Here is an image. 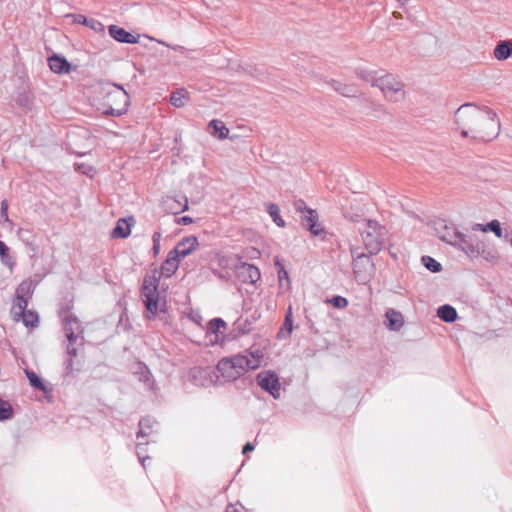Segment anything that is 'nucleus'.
Masks as SVG:
<instances>
[{
  "label": "nucleus",
  "instance_id": "nucleus-60",
  "mask_svg": "<svg viewBox=\"0 0 512 512\" xmlns=\"http://www.w3.org/2000/svg\"><path fill=\"white\" fill-rule=\"evenodd\" d=\"M197 384L205 385V383H204V382H197Z\"/></svg>",
  "mask_w": 512,
  "mask_h": 512
},
{
  "label": "nucleus",
  "instance_id": "nucleus-54",
  "mask_svg": "<svg viewBox=\"0 0 512 512\" xmlns=\"http://www.w3.org/2000/svg\"><path fill=\"white\" fill-rule=\"evenodd\" d=\"M253 450H254V445L248 442L244 445L242 452H243V454H246L248 452H252Z\"/></svg>",
  "mask_w": 512,
  "mask_h": 512
},
{
  "label": "nucleus",
  "instance_id": "nucleus-5",
  "mask_svg": "<svg viewBox=\"0 0 512 512\" xmlns=\"http://www.w3.org/2000/svg\"><path fill=\"white\" fill-rule=\"evenodd\" d=\"M464 253L472 260L481 257L488 262H494L498 258L497 251L475 234H470Z\"/></svg>",
  "mask_w": 512,
  "mask_h": 512
},
{
  "label": "nucleus",
  "instance_id": "nucleus-11",
  "mask_svg": "<svg viewBox=\"0 0 512 512\" xmlns=\"http://www.w3.org/2000/svg\"><path fill=\"white\" fill-rule=\"evenodd\" d=\"M295 209L302 213V226L310 230L313 235H318L319 229L316 228V221L318 218L317 211L307 208L305 202L302 200L295 202Z\"/></svg>",
  "mask_w": 512,
  "mask_h": 512
},
{
  "label": "nucleus",
  "instance_id": "nucleus-47",
  "mask_svg": "<svg viewBox=\"0 0 512 512\" xmlns=\"http://www.w3.org/2000/svg\"><path fill=\"white\" fill-rule=\"evenodd\" d=\"M19 238L27 245L32 246L33 245V239H31V232L26 229L20 228L17 232Z\"/></svg>",
  "mask_w": 512,
  "mask_h": 512
},
{
  "label": "nucleus",
  "instance_id": "nucleus-23",
  "mask_svg": "<svg viewBox=\"0 0 512 512\" xmlns=\"http://www.w3.org/2000/svg\"><path fill=\"white\" fill-rule=\"evenodd\" d=\"M180 259H178L175 255L172 254V251L168 253V256L164 263L162 264L158 273L161 276L171 277L178 269L180 264Z\"/></svg>",
  "mask_w": 512,
  "mask_h": 512
},
{
  "label": "nucleus",
  "instance_id": "nucleus-45",
  "mask_svg": "<svg viewBox=\"0 0 512 512\" xmlns=\"http://www.w3.org/2000/svg\"><path fill=\"white\" fill-rule=\"evenodd\" d=\"M76 170L84 175L92 177L95 173V169L92 165L86 163H76Z\"/></svg>",
  "mask_w": 512,
  "mask_h": 512
},
{
  "label": "nucleus",
  "instance_id": "nucleus-18",
  "mask_svg": "<svg viewBox=\"0 0 512 512\" xmlns=\"http://www.w3.org/2000/svg\"><path fill=\"white\" fill-rule=\"evenodd\" d=\"M259 269L248 263H243L238 268V277L244 283L255 284L260 279Z\"/></svg>",
  "mask_w": 512,
  "mask_h": 512
},
{
  "label": "nucleus",
  "instance_id": "nucleus-41",
  "mask_svg": "<svg viewBox=\"0 0 512 512\" xmlns=\"http://www.w3.org/2000/svg\"><path fill=\"white\" fill-rule=\"evenodd\" d=\"M492 232L496 237L501 238L503 235V230L501 227V223L497 219H493L485 224V233Z\"/></svg>",
  "mask_w": 512,
  "mask_h": 512
},
{
  "label": "nucleus",
  "instance_id": "nucleus-51",
  "mask_svg": "<svg viewBox=\"0 0 512 512\" xmlns=\"http://www.w3.org/2000/svg\"><path fill=\"white\" fill-rule=\"evenodd\" d=\"M141 454H142V442H139L137 444V455L141 461L142 466L145 467V461L148 459V457H142Z\"/></svg>",
  "mask_w": 512,
  "mask_h": 512
},
{
  "label": "nucleus",
  "instance_id": "nucleus-7",
  "mask_svg": "<svg viewBox=\"0 0 512 512\" xmlns=\"http://www.w3.org/2000/svg\"><path fill=\"white\" fill-rule=\"evenodd\" d=\"M376 84L374 87H378L389 101L396 102L404 94L403 83L397 80L393 74L386 73L380 75Z\"/></svg>",
  "mask_w": 512,
  "mask_h": 512
},
{
  "label": "nucleus",
  "instance_id": "nucleus-50",
  "mask_svg": "<svg viewBox=\"0 0 512 512\" xmlns=\"http://www.w3.org/2000/svg\"><path fill=\"white\" fill-rule=\"evenodd\" d=\"M225 512H247V511L242 505H239V506L228 505Z\"/></svg>",
  "mask_w": 512,
  "mask_h": 512
},
{
  "label": "nucleus",
  "instance_id": "nucleus-37",
  "mask_svg": "<svg viewBox=\"0 0 512 512\" xmlns=\"http://www.w3.org/2000/svg\"><path fill=\"white\" fill-rule=\"evenodd\" d=\"M324 302L326 304L331 305L332 307H334L336 309H345L349 304L348 299L341 295H334L332 297H327L324 300Z\"/></svg>",
  "mask_w": 512,
  "mask_h": 512
},
{
  "label": "nucleus",
  "instance_id": "nucleus-26",
  "mask_svg": "<svg viewBox=\"0 0 512 512\" xmlns=\"http://www.w3.org/2000/svg\"><path fill=\"white\" fill-rule=\"evenodd\" d=\"M165 205L166 209L173 214H178L188 210V201L186 197H181V199L169 197L165 200Z\"/></svg>",
  "mask_w": 512,
  "mask_h": 512
},
{
  "label": "nucleus",
  "instance_id": "nucleus-30",
  "mask_svg": "<svg viewBox=\"0 0 512 512\" xmlns=\"http://www.w3.org/2000/svg\"><path fill=\"white\" fill-rule=\"evenodd\" d=\"M131 233V224L126 219H119L113 229V236L126 238Z\"/></svg>",
  "mask_w": 512,
  "mask_h": 512
},
{
  "label": "nucleus",
  "instance_id": "nucleus-57",
  "mask_svg": "<svg viewBox=\"0 0 512 512\" xmlns=\"http://www.w3.org/2000/svg\"><path fill=\"white\" fill-rule=\"evenodd\" d=\"M410 0H397L398 7L403 8Z\"/></svg>",
  "mask_w": 512,
  "mask_h": 512
},
{
  "label": "nucleus",
  "instance_id": "nucleus-59",
  "mask_svg": "<svg viewBox=\"0 0 512 512\" xmlns=\"http://www.w3.org/2000/svg\"><path fill=\"white\" fill-rule=\"evenodd\" d=\"M174 50L179 51V52L182 53L185 50V48L182 47V46H177V47H174Z\"/></svg>",
  "mask_w": 512,
  "mask_h": 512
},
{
  "label": "nucleus",
  "instance_id": "nucleus-29",
  "mask_svg": "<svg viewBox=\"0 0 512 512\" xmlns=\"http://www.w3.org/2000/svg\"><path fill=\"white\" fill-rule=\"evenodd\" d=\"M157 425V422L149 417L143 418L139 422V432L137 434L138 438L148 437L153 433L154 426Z\"/></svg>",
  "mask_w": 512,
  "mask_h": 512
},
{
  "label": "nucleus",
  "instance_id": "nucleus-1",
  "mask_svg": "<svg viewBox=\"0 0 512 512\" xmlns=\"http://www.w3.org/2000/svg\"><path fill=\"white\" fill-rule=\"evenodd\" d=\"M456 125L467 126L475 141L489 142L500 132V119L488 106L464 103L454 112Z\"/></svg>",
  "mask_w": 512,
  "mask_h": 512
},
{
  "label": "nucleus",
  "instance_id": "nucleus-10",
  "mask_svg": "<svg viewBox=\"0 0 512 512\" xmlns=\"http://www.w3.org/2000/svg\"><path fill=\"white\" fill-rule=\"evenodd\" d=\"M358 111L367 116L381 117L386 114L384 106L375 100L367 97L362 91L360 95L355 97Z\"/></svg>",
  "mask_w": 512,
  "mask_h": 512
},
{
  "label": "nucleus",
  "instance_id": "nucleus-9",
  "mask_svg": "<svg viewBox=\"0 0 512 512\" xmlns=\"http://www.w3.org/2000/svg\"><path fill=\"white\" fill-rule=\"evenodd\" d=\"M258 385L268 392L274 399H279L281 394V384L278 375L270 370L261 371L257 375Z\"/></svg>",
  "mask_w": 512,
  "mask_h": 512
},
{
  "label": "nucleus",
  "instance_id": "nucleus-4",
  "mask_svg": "<svg viewBox=\"0 0 512 512\" xmlns=\"http://www.w3.org/2000/svg\"><path fill=\"white\" fill-rule=\"evenodd\" d=\"M436 231L440 240L464 252L470 234L462 233L454 224H447L446 221L438 222Z\"/></svg>",
  "mask_w": 512,
  "mask_h": 512
},
{
  "label": "nucleus",
  "instance_id": "nucleus-16",
  "mask_svg": "<svg viewBox=\"0 0 512 512\" xmlns=\"http://www.w3.org/2000/svg\"><path fill=\"white\" fill-rule=\"evenodd\" d=\"M198 245L199 243L197 238L195 236H189L178 242L175 248L171 251L173 255L181 260L196 250Z\"/></svg>",
  "mask_w": 512,
  "mask_h": 512
},
{
  "label": "nucleus",
  "instance_id": "nucleus-6",
  "mask_svg": "<svg viewBox=\"0 0 512 512\" xmlns=\"http://www.w3.org/2000/svg\"><path fill=\"white\" fill-rule=\"evenodd\" d=\"M64 332L68 340L67 352L70 356L77 355V346H81L83 342V329L78 319L72 315H67L63 319Z\"/></svg>",
  "mask_w": 512,
  "mask_h": 512
},
{
  "label": "nucleus",
  "instance_id": "nucleus-33",
  "mask_svg": "<svg viewBox=\"0 0 512 512\" xmlns=\"http://www.w3.org/2000/svg\"><path fill=\"white\" fill-rule=\"evenodd\" d=\"M421 262L423 266L432 273H439L442 271L441 263L431 256H422Z\"/></svg>",
  "mask_w": 512,
  "mask_h": 512
},
{
  "label": "nucleus",
  "instance_id": "nucleus-48",
  "mask_svg": "<svg viewBox=\"0 0 512 512\" xmlns=\"http://www.w3.org/2000/svg\"><path fill=\"white\" fill-rule=\"evenodd\" d=\"M160 240H161V233L154 232V234L152 236V241H153V253L155 256H157L160 252Z\"/></svg>",
  "mask_w": 512,
  "mask_h": 512
},
{
  "label": "nucleus",
  "instance_id": "nucleus-32",
  "mask_svg": "<svg viewBox=\"0 0 512 512\" xmlns=\"http://www.w3.org/2000/svg\"><path fill=\"white\" fill-rule=\"evenodd\" d=\"M275 265L278 267V280L281 288L288 289L290 287V280L288 276V272L285 270L284 266L281 264L280 259L278 257L275 258Z\"/></svg>",
  "mask_w": 512,
  "mask_h": 512
},
{
  "label": "nucleus",
  "instance_id": "nucleus-8",
  "mask_svg": "<svg viewBox=\"0 0 512 512\" xmlns=\"http://www.w3.org/2000/svg\"><path fill=\"white\" fill-rule=\"evenodd\" d=\"M263 356V352L256 349L247 354L235 355L230 359L232 360L234 367H236L238 372L242 375L248 370L257 369L261 365Z\"/></svg>",
  "mask_w": 512,
  "mask_h": 512
},
{
  "label": "nucleus",
  "instance_id": "nucleus-52",
  "mask_svg": "<svg viewBox=\"0 0 512 512\" xmlns=\"http://www.w3.org/2000/svg\"><path fill=\"white\" fill-rule=\"evenodd\" d=\"M192 222H193V220L189 216H183L178 219V224H181V225H188V224H191Z\"/></svg>",
  "mask_w": 512,
  "mask_h": 512
},
{
  "label": "nucleus",
  "instance_id": "nucleus-24",
  "mask_svg": "<svg viewBox=\"0 0 512 512\" xmlns=\"http://www.w3.org/2000/svg\"><path fill=\"white\" fill-rule=\"evenodd\" d=\"M385 324L391 331H399L404 324L403 315L394 309H389L386 314Z\"/></svg>",
  "mask_w": 512,
  "mask_h": 512
},
{
  "label": "nucleus",
  "instance_id": "nucleus-28",
  "mask_svg": "<svg viewBox=\"0 0 512 512\" xmlns=\"http://www.w3.org/2000/svg\"><path fill=\"white\" fill-rule=\"evenodd\" d=\"M208 127L212 130L210 132L212 136L218 137L219 139L228 137L229 129L221 120L214 119L210 121Z\"/></svg>",
  "mask_w": 512,
  "mask_h": 512
},
{
  "label": "nucleus",
  "instance_id": "nucleus-17",
  "mask_svg": "<svg viewBox=\"0 0 512 512\" xmlns=\"http://www.w3.org/2000/svg\"><path fill=\"white\" fill-rule=\"evenodd\" d=\"M364 246L368 251L369 255L378 254L383 246V238L385 235L379 233L362 232L361 233Z\"/></svg>",
  "mask_w": 512,
  "mask_h": 512
},
{
  "label": "nucleus",
  "instance_id": "nucleus-36",
  "mask_svg": "<svg viewBox=\"0 0 512 512\" xmlns=\"http://www.w3.org/2000/svg\"><path fill=\"white\" fill-rule=\"evenodd\" d=\"M25 374L29 380V383L32 387L40 390V391H43V392H46L48 389L46 387V385L42 382L41 378L33 371H30V370H25Z\"/></svg>",
  "mask_w": 512,
  "mask_h": 512
},
{
  "label": "nucleus",
  "instance_id": "nucleus-27",
  "mask_svg": "<svg viewBox=\"0 0 512 512\" xmlns=\"http://www.w3.org/2000/svg\"><path fill=\"white\" fill-rule=\"evenodd\" d=\"M437 316L440 320L446 323H453L458 319L457 310L449 304L439 306L437 309Z\"/></svg>",
  "mask_w": 512,
  "mask_h": 512
},
{
  "label": "nucleus",
  "instance_id": "nucleus-19",
  "mask_svg": "<svg viewBox=\"0 0 512 512\" xmlns=\"http://www.w3.org/2000/svg\"><path fill=\"white\" fill-rule=\"evenodd\" d=\"M217 370L221 374V376L227 381L236 380L241 374L238 372L236 367L230 358H224L219 361L217 365Z\"/></svg>",
  "mask_w": 512,
  "mask_h": 512
},
{
  "label": "nucleus",
  "instance_id": "nucleus-3",
  "mask_svg": "<svg viewBox=\"0 0 512 512\" xmlns=\"http://www.w3.org/2000/svg\"><path fill=\"white\" fill-rule=\"evenodd\" d=\"M159 282L160 274L156 268L146 273L143 279L141 296L147 312L150 314L149 317H155L166 307V296L159 291Z\"/></svg>",
  "mask_w": 512,
  "mask_h": 512
},
{
  "label": "nucleus",
  "instance_id": "nucleus-40",
  "mask_svg": "<svg viewBox=\"0 0 512 512\" xmlns=\"http://www.w3.org/2000/svg\"><path fill=\"white\" fill-rule=\"evenodd\" d=\"M367 230L365 232L379 233L380 235H386L387 229L381 225L377 220L368 219L366 222Z\"/></svg>",
  "mask_w": 512,
  "mask_h": 512
},
{
  "label": "nucleus",
  "instance_id": "nucleus-34",
  "mask_svg": "<svg viewBox=\"0 0 512 512\" xmlns=\"http://www.w3.org/2000/svg\"><path fill=\"white\" fill-rule=\"evenodd\" d=\"M188 101V94L184 90H177L171 94L170 103L176 107H183Z\"/></svg>",
  "mask_w": 512,
  "mask_h": 512
},
{
  "label": "nucleus",
  "instance_id": "nucleus-2",
  "mask_svg": "<svg viewBox=\"0 0 512 512\" xmlns=\"http://www.w3.org/2000/svg\"><path fill=\"white\" fill-rule=\"evenodd\" d=\"M100 94L103 95L102 112L109 116H121L128 110L130 98L122 86L104 82L99 86Z\"/></svg>",
  "mask_w": 512,
  "mask_h": 512
},
{
  "label": "nucleus",
  "instance_id": "nucleus-58",
  "mask_svg": "<svg viewBox=\"0 0 512 512\" xmlns=\"http://www.w3.org/2000/svg\"><path fill=\"white\" fill-rule=\"evenodd\" d=\"M392 15H393V17H394V18H396V19H401V18H402L401 13H400V12H397V11L393 12V14H392Z\"/></svg>",
  "mask_w": 512,
  "mask_h": 512
},
{
  "label": "nucleus",
  "instance_id": "nucleus-25",
  "mask_svg": "<svg viewBox=\"0 0 512 512\" xmlns=\"http://www.w3.org/2000/svg\"><path fill=\"white\" fill-rule=\"evenodd\" d=\"M50 69L57 74H66L70 72V64L68 61L58 55L51 56L48 59Z\"/></svg>",
  "mask_w": 512,
  "mask_h": 512
},
{
  "label": "nucleus",
  "instance_id": "nucleus-46",
  "mask_svg": "<svg viewBox=\"0 0 512 512\" xmlns=\"http://www.w3.org/2000/svg\"><path fill=\"white\" fill-rule=\"evenodd\" d=\"M224 327L225 322L220 318H214L208 324V330L213 333H218L220 329Z\"/></svg>",
  "mask_w": 512,
  "mask_h": 512
},
{
  "label": "nucleus",
  "instance_id": "nucleus-35",
  "mask_svg": "<svg viewBox=\"0 0 512 512\" xmlns=\"http://www.w3.org/2000/svg\"><path fill=\"white\" fill-rule=\"evenodd\" d=\"M76 21L78 23H82V24L90 27L91 29H93L96 32H103L104 31L103 24L101 22H99L98 20H95L93 18L88 19V18H86L83 15H78L76 17Z\"/></svg>",
  "mask_w": 512,
  "mask_h": 512
},
{
  "label": "nucleus",
  "instance_id": "nucleus-49",
  "mask_svg": "<svg viewBox=\"0 0 512 512\" xmlns=\"http://www.w3.org/2000/svg\"><path fill=\"white\" fill-rule=\"evenodd\" d=\"M207 375H209V371L204 368H195L191 371V376L196 382L198 377H206Z\"/></svg>",
  "mask_w": 512,
  "mask_h": 512
},
{
  "label": "nucleus",
  "instance_id": "nucleus-12",
  "mask_svg": "<svg viewBox=\"0 0 512 512\" xmlns=\"http://www.w3.org/2000/svg\"><path fill=\"white\" fill-rule=\"evenodd\" d=\"M31 287L30 281H24L22 282L18 289H17V296L15 300L13 301L12 307H11V315L13 320L19 321L20 318L23 316V314L26 312L27 307V301L23 297L22 294L25 292H29Z\"/></svg>",
  "mask_w": 512,
  "mask_h": 512
},
{
  "label": "nucleus",
  "instance_id": "nucleus-31",
  "mask_svg": "<svg viewBox=\"0 0 512 512\" xmlns=\"http://www.w3.org/2000/svg\"><path fill=\"white\" fill-rule=\"evenodd\" d=\"M0 258L2 264L8 267L10 272H12L15 266V260L9 254V248L7 247V245L2 241H0Z\"/></svg>",
  "mask_w": 512,
  "mask_h": 512
},
{
  "label": "nucleus",
  "instance_id": "nucleus-20",
  "mask_svg": "<svg viewBox=\"0 0 512 512\" xmlns=\"http://www.w3.org/2000/svg\"><path fill=\"white\" fill-rule=\"evenodd\" d=\"M353 73L359 80L370 83L372 87L377 85L376 83L380 76L378 75V71L365 66H357L353 68Z\"/></svg>",
  "mask_w": 512,
  "mask_h": 512
},
{
  "label": "nucleus",
  "instance_id": "nucleus-43",
  "mask_svg": "<svg viewBox=\"0 0 512 512\" xmlns=\"http://www.w3.org/2000/svg\"><path fill=\"white\" fill-rule=\"evenodd\" d=\"M12 417L11 405L2 399H0V420H7Z\"/></svg>",
  "mask_w": 512,
  "mask_h": 512
},
{
  "label": "nucleus",
  "instance_id": "nucleus-56",
  "mask_svg": "<svg viewBox=\"0 0 512 512\" xmlns=\"http://www.w3.org/2000/svg\"><path fill=\"white\" fill-rule=\"evenodd\" d=\"M285 319H292V307L289 306L285 315Z\"/></svg>",
  "mask_w": 512,
  "mask_h": 512
},
{
  "label": "nucleus",
  "instance_id": "nucleus-42",
  "mask_svg": "<svg viewBox=\"0 0 512 512\" xmlns=\"http://www.w3.org/2000/svg\"><path fill=\"white\" fill-rule=\"evenodd\" d=\"M0 223L7 225L8 228H12V226H13V223L9 219V216H8V202H7V200H3L1 202Z\"/></svg>",
  "mask_w": 512,
  "mask_h": 512
},
{
  "label": "nucleus",
  "instance_id": "nucleus-14",
  "mask_svg": "<svg viewBox=\"0 0 512 512\" xmlns=\"http://www.w3.org/2000/svg\"><path fill=\"white\" fill-rule=\"evenodd\" d=\"M353 256V273L355 274L356 278H366V274L368 272V269L373 268L374 264L372 263L370 256L364 253L355 255V253L352 251Z\"/></svg>",
  "mask_w": 512,
  "mask_h": 512
},
{
  "label": "nucleus",
  "instance_id": "nucleus-22",
  "mask_svg": "<svg viewBox=\"0 0 512 512\" xmlns=\"http://www.w3.org/2000/svg\"><path fill=\"white\" fill-rule=\"evenodd\" d=\"M493 55L498 61H505L512 56V40H500L496 43Z\"/></svg>",
  "mask_w": 512,
  "mask_h": 512
},
{
  "label": "nucleus",
  "instance_id": "nucleus-44",
  "mask_svg": "<svg viewBox=\"0 0 512 512\" xmlns=\"http://www.w3.org/2000/svg\"><path fill=\"white\" fill-rule=\"evenodd\" d=\"M26 326L34 327L38 323V315L31 311H26L20 318Z\"/></svg>",
  "mask_w": 512,
  "mask_h": 512
},
{
  "label": "nucleus",
  "instance_id": "nucleus-55",
  "mask_svg": "<svg viewBox=\"0 0 512 512\" xmlns=\"http://www.w3.org/2000/svg\"><path fill=\"white\" fill-rule=\"evenodd\" d=\"M473 231H482L485 233V224L476 223L472 226Z\"/></svg>",
  "mask_w": 512,
  "mask_h": 512
},
{
  "label": "nucleus",
  "instance_id": "nucleus-38",
  "mask_svg": "<svg viewBox=\"0 0 512 512\" xmlns=\"http://www.w3.org/2000/svg\"><path fill=\"white\" fill-rule=\"evenodd\" d=\"M267 212L278 227H285V221L280 216V209L276 204H269Z\"/></svg>",
  "mask_w": 512,
  "mask_h": 512
},
{
  "label": "nucleus",
  "instance_id": "nucleus-39",
  "mask_svg": "<svg viewBox=\"0 0 512 512\" xmlns=\"http://www.w3.org/2000/svg\"><path fill=\"white\" fill-rule=\"evenodd\" d=\"M293 331V320L292 319H284L282 326L280 327L277 338L278 339H288Z\"/></svg>",
  "mask_w": 512,
  "mask_h": 512
},
{
  "label": "nucleus",
  "instance_id": "nucleus-21",
  "mask_svg": "<svg viewBox=\"0 0 512 512\" xmlns=\"http://www.w3.org/2000/svg\"><path fill=\"white\" fill-rule=\"evenodd\" d=\"M109 34L118 42L129 44H134L138 42V37L134 36L133 34L127 32L125 29L118 27L116 25H111L109 27Z\"/></svg>",
  "mask_w": 512,
  "mask_h": 512
},
{
  "label": "nucleus",
  "instance_id": "nucleus-13",
  "mask_svg": "<svg viewBox=\"0 0 512 512\" xmlns=\"http://www.w3.org/2000/svg\"><path fill=\"white\" fill-rule=\"evenodd\" d=\"M322 233V252H328L329 253V261L335 262L340 259L341 251H340V244L338 241L334 238V236L328 235V233L325 231L324 227H322L321 230ZM322 262H328V260H322Z\"/></svg>",
  "mask_w": 512,
  "mask_h": 512
},
{
  "label": "nucleus",
  "instance_id": "nucleus-53",
  "mask_svg": "<svg viewBox=\"0 0 512 512\" xmlns=\"http://www.w3.org/2000/svg\"><path fill=\"white\" fill-rule=\"evenodd\" d=\"M459 129H461V136L463 138H467L471 133L470 129L467 126L457 125Z\"/></svg>",
  "mask_w": 512,
  "mask_h": 512
},
{
  "label": "nucleus",
  "instance_id": "nucleus-15",
  "mask_svg": "<svg viewBox=\"0 0 512 512\" xmlns=\"http://www.w3.org/2000/svg\"><path fill=\"white\" fill-rule=\"evenodd\" d=\"M326 82L334 91H336L343 97L355 98L356 96L360 95L361 90L359 86L355 83H343L335 79L327 80Z\"/></svg>",
  "mask_w": 512,
  "mask_h": 512
}]
</instances>
